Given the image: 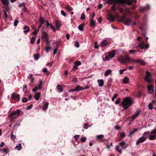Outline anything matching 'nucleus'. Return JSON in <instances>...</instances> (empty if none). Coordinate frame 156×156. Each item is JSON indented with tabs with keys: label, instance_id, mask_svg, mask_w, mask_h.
I'll return each mask as SVG.
<instances>
[{
	"label": "nucleus",
	"instance_id": "2",
	"mask_svg": "<svg viewBox=\"0 0 156 156\" xmlns=\"http://www.w3.org/2000/svg\"><path fill=\"white\" fill-rule=\"evenodd\" d=\"M133 103V100L129 97H126L122 100L121 102L123 108L127 109Z\"/></svg>",
	"mask_w": 156,
	"mask_h": 156
},
{
	"label": "nucleus",
	"instance_id": "1",
	"mask_svg": "<svg viewBox=\"0 0 156 156\" xmlns=\"http://www.w3.org/2000/svg\"><path fill=\"white\" fill-rule=\"evenodd\" d=\"M115 10H112V12L111 13L108 14L107 16V19L110 21L113 22L115 20V17L119 18V21L120 22H122L126 25L129 26L130 25L132 20L130 19H127L126 16V15H129L130 16L133 18H134L135 20L137 19L139 16L137 15V13L134 12L131 13L129 10H127V13L126 14H124L123 16H119V14L115 12Z\"/></svg>",
	"mask_w": 156,
	"mask_h": 156
},
{
	"label": "nucleus",
	"instance_id": "60",
	"mask_svg": "<svg viewBox=\"0 0 156 156\" xmlns=\"http://www.w3.org/2000/svg\"><path fill=\"white\" fill-rule=\"evenodd\" d=\"M66 10H71L72 8L69 5H67L66 6Z\"/></svg>",
	"mask_w": 156,
	"mask_h": 156
},
{
	"label": "nucleus",
	"instance_id": "23",
	"mask_svg": "<svg viewBox=\"0 0 156 156\" xmlns=\"http://www.w3.org/2000/svg\"><path fill=\"white\" fill-rule=\"evenodd\" d=\"M56 28L57 29H59L61 26L60 22L58 20H56L55 22Z\"/></svg>",
	"mask_w": 156,
	"mask_h": 156
},
{
	"label": "nucleus",
	"instance_id": "27",
	"mask_svg": "<svg viewBox=\"0 0 156 156\" xmlns=\"http://www.w3.org/2000/svg\"><path fill=\"white\" fill-rule=\"evenodd\" d=\"M84 26V23H82L78 27V29H79L81 31H83V27Z\"/></svg>",
	"mask_w": 156,
	"mask_h": 156
},
{
	"label": "nucleus",
	"instance_id": "39",
	"mask_svg": "<svg viewBox=\"0 0 156 156\" xmlns=\"http://www.w3.org/2000/svg\"><path fill=\"white\" fill-rule=\"evenodd\" d=\"M15 148L17 149L19 151L22 148L21 144L20 143L18 145L15 147Z\"/></svg>",
	"mask_w": 156,
	"mask_h": 156
},
{
	"label": "nucleus",
	"instance_id": "35",
	"mask_svg": "<svg viewBox=\"0 0 156 156\" xmlns=\"http://www.w3.org/2000/svg\"><path fill=\"white\" fill-rule=\"evenodd\" d=\"M19 7H22L23 10H25L24 9L25 8V4L24 3H20L19 5Z\"/></svg>",
	"mask_w": 156,
	"mask_h": 156
},
{
	"label": "nucleus",
	"instance_id": "47",
	"mask_svg": "<svg viewBox=\"0 0 156 156\" xmlns=\"http://www.w3.org/2000/svg\"><path fill=\"white\" fill-rule=\"evenodd\" d=\"M39 29L38 30H35L32 33V34L34 35H36V34L39 32Z\"/></svg>",
	"mask_w": 156,
	"mask_h": 156
},
{
	"label": "nucleus",
	"instance_id": "63",
	"mask_svg": "<svg viewBox=\"0 0 156 156\" xmlns=\"http://www.w3.org/2000/svg\"><path fill=\"white\" fill-rule=\"evenodd\" d=\"M98 21L99 23H101L102 21V18L101 17H99L98 19Z\"/></svg>",
	"mask_w": 156,
	"mask_h": 156
},
{
	"label": "nucleus",
	"instance_id": "45",
	"mask_svg": "<svg viewBox=\"0 0 156 156\" xmlns=\"http://www.w3.org/2000/svg\"><path fill=\"white\" fill-rule=\"evenodd\" d=\"M75 46L76 48H78L80 46L79 43L76 41H75Z\"/></svg>",
	"mask_w": 156,
	"mask_h": 156
},
{
	"label": "nucleus",
	"instance_id": "52",
	"mask_svg": "<svg viewBox=\"0 0 156 156\" xmlns=\"http://www.w3.org/2000/svg\"><path fill=\"white\" fill-rule=\"evenodd\" d=\"M127 69H120L119 70V74H122L123 72L126 70Z\"/></svg>",
	"mask_w": 156,
	"mask_h": 156
},
{
	"label": "nucleus",
	"instance_id": "57",
	"mask_svg": "<svg viewBox=\"0 0 156 156\" xmlns=\"http://www.w3.org/2000/svg\"><path fill=\"white\" fill-rule=\"evenodd\" d=\"M83 127L85 129H87L89 127V126L87 124H84Z\"/></svg>",
	"mask_w": 156,
	"mask_h": 156
},
{
	"label": "nucleus",
	"instance_id": "64",
	"mask_svg": "<svg viewBox=\"0 0 156 156\" xmlns=\"http://www.w3.org/2000/svg\"><path fill=\"white\" fill-rule=\"evenodd\" d=\"M49 49H50V48L48 46H47V47H46L45 48V50L46 51V52L47 53H48V51L49 50Z\"/></svg>",
	"mask_w": 156,
	"mask_h": 156
},
{
	"label": "nucleus",
	"instance_id": "29",
	"mask_svg": "<svg viewBox=\"0 0 156 156\" xmlns=\"http://www.w3.org/2000/svg\"><path fill=\"white\" fill-rule=\"evenodd\" d=\"M138 129L137 128H135L134 129L131 131L129 133V136H131L132 134L135 133L138 130Z\"/></svg>",
	"mask_w": 156,
	"mask_h": 156
},
{
	"label": "nucleus",
	"instance_id": "8",
	"mask_svg": "<svg viewBox=\"0 0 156 156\" xmlns=\"http://www.w3.org/2000/svg\"><path fill=\"white\" fill-rule=\"evenodd\" d=\"M138 47L141 49L147 50L149 47V44L147 43L145 45L144 42L143 41H141L139 43Z\"/></svg>",
	"mask_w": 156,
	"mask_h": 156
},
{
	"label": "nucleus",
	"instance_id": "61",
	"mask_svg": "<svg viewBox=\"0 0 156 156\" xmlns=\"http://www.w3.org/2000/svg\"><path fill=\"white\" fill-rule=\"evenodd\" d=\"M95 16V13L94 12L92 14V15L91 16V18L90 20H94V18Z\"/></svg>",
	"mask_w": 156,
	"mask_h": 156
},
{
	"label": "nucleus",
	"instance_id": "48",
	"mask_svg": "<svg viewBox=\"0 0 156 156\" xmlns=\"http://www.w3.org/2000/svg\"><path fill=\"white\" fill-rule=\"evenodd\" d=\"M136 51H137L139 52V51L138 50H130L129 51V52L130 53H133L134 52H136Z\"/></svg>",
	"mask_w": 156,
	"mask_h": 156
},
{
	"label": "nucleus",
	"instance_id": "44",
	"mask_svg": "<svg viewBox=\"0 0 156 156\" xmlns=\"http://www.w3.org/2000/svg\"><path fill=\"white\" fill-rule=\"evenodd\" d=\"M19 23V21L17 20H16L14 21V26L15 27H16L17 26V24Z\"/></svg>",
	"mask_w": 156,
	"mask_h": 156
},
{
	"label": "nucleus",
	"instance_id": "14",
	"mask_svg": "<svg viewBox=\"0 0 156 156\" xmlns=\"http://www.w3.org/2000/svg\"><path fill=\"white\" fill-rule=\"evenodd\" d=\"M119 144L120 146L122 149H125L127 146V145L125 142L122 141L119 143Z\"/></svg>",
	"mask_w": 156,
	"mask_h": 156
},
{
	"label": "nucleus",
	"instance_id": "41",
	"mask_svg": "<svg viewBox=\"0 0 156 156\" xmlns=\"http://www.w3.org/2000/svg\"><path fill=\"white\" fill-rule=\"evenodd\" d=\"M10 137L12 140H14V139H16V136L13 134V132L11 133L10 134Z\"/></svg>",
	"mask_w": 156,
	"mask_h": 156
},
{
	"label": "nucleus",
	"instance_id": "5",
	"mask_svg": "<svg viewBox=\"0 0 156 156\" xmlns=\"http://www.w3.org/2000/svg\"><path fill=\"white\" fill-rule=\"evenodd\" d=\"M117 60L122 64L126 63L130 60L129 57L127 55L124 57L120 56L117 58Z\"/></svg>",
	"mask_w": 156,
	"mask_h": 156
},
{
	"label": "nucleus",
	"instance_id": "26",
	"mask_svg": "<svg viewBox=\"0 0 156 156\" xmlns=\"http://www.w3.org/2000/svg\"><path fill=\"white\" fill-rule=\"evenodd\" d=\"M112 72V71L110 69H108L106 71L105 73V76L107 77L109 74H110Z\"/></svg>",
	"mask_w": 156,
	"mask_h": 156
},
{
	"label": "nucleus",
	"instance_id": "28",
	"mask_svg": "<svg viewBox=\"0 0 156 156\" xmlns=\"http://www.w3.org/2000/svg\"><path fill=\"white\" fill-rule=\"evenodd\" d=\"M123 82L125 84H127L129 82V79L127 77H125L123 79Z\"/></svg>",
	"mask_w": 156,
	"mask_h": 156
},
{
	"label": "nucleus",
	"instance_id": "24",
	"mask_svg": "<svg viewBox=\"0 0 156 156\" xmlns=\"http://www.w3.org/2000/svg\"><path fill=\"white\" fill-rule=\"evenodd\" d=\"M2 3L5 6H7L9 3V0H1Z\"/></svg>",
	"mask_w": 156,
	"mask_h": 156
},
{
	"label": "nucleus",
	"instance_id": "22",
	"mask_svg": "<svg viewBox=\"0 0 156 156\" xmlns=\"http://www.w3.org/2000/svg\"><path fill=\"white\" fill-rule=\"evenodd\" d=\"M81 64V62L80 61H78L75 62L74 66L73 68L75 69H76L78 67V66H80Z\"/></svg>",
	"mask_w": 156,
	"mask_h": 156
},
{
	"label": "nucleus",
	"instance_id": "13",
	"mask_svg": "<svg viewBox=\"0 0 156 156\" xmlns=\"http://www.w3.org/2000/svg\"><path fill=\"white\" fill-rule=\"evenodd\" d=\"M108 42L106 39H104L101 43L100 45L101 47H105L108 44Z\"/></svg>",
	"mask_w": 156,
	"mask_h": 156
},
{
	"label": "nucleus",
	"instance_id": "59",
	"mask_svg": "<svg viewBox=\"0 0 156 156\" xmlns=\"http://www.w3.org/2000/svg\"><path fill=\"white\" fill-rule=\"evenodd\" d=\"M28 101L27 99L26 98H23L22 99V101L23 102H26Z\"/></svg>",
	"mask_w": 156,
	"mask_h": 156
},
{
	"label": "nucleus",
	"instance_id": "31",
	"mask_svg": "<svg viewBox=\"0 0 156 156\" xmlns=\"http://www.w3.org/2000/svg\"><path fill=\"white\" fill-rule=\"evenodd\" d=\"M119 146L117 145L116 146L115 150L121 154L122 153V150L121 149H119Z\"/></svg>",
	"mask_w": 156,
	"mask_h": 156
},
{
	"label": "nucleus",
	"instance_id": "9",
	"mask_svg": "<svg viewBox=\"0 0 156 156\" xmlns=\"http://www.w3.org/2000/svg\"><path fill=\"white\" fill-rule=\"evenodd\" d=\"M20 115V111L19 110L17 109L16 111H13L12 112L9 117L10 118L13 117L14 116L16 115L17 116H19Z\"/></svg>",
	"mask_w": 156,
	"mask_h": 156
},
{
	"label": "nucleus",
	"instance_id": "42",
	"mask_svg": "<svg viewBox=\"0 0 156 156\" xmlns=\"http://www.w3.org/2000/svg\"><path fill=\"white\" fill-rule=\"evenodd\" d=\"M118 96V94H115L114 95V96L112 98V101H114V100Z\"/></svg>",
	"mask_w": 156,
	"mask_h": 156
},
{
	"label": "nucleus",
	"instance_id": "15",
	"mask_svg": "<svg viewBox=\"0 0 156 156\" xmlns=\"http://www.w3.org/2000/svg\"><path fill=\"white\" fill-rule=\"evenodd\" d=\"M0 151L2 152L3 153H5L7 154L9 152V149L8 147L3 148L0 150Z\"/></svg>",
	"mask_w": 156,
	"mask_h": 156
},
{
	"label": "nucleus",
	"instance_id": "50",
	"mask_svg": "<svg viewBox=\"0 0 156 156\" xmlns=\"http://www.w3.org/2000/svg\"><path fill=\"white\" fill-rule=\"evenodd\" d=\"M35 38L34 37H32L31 39L30 43L31 44H33L35 41Z\"/></svg>",
	"mask_w": 156,
	"mask_h": 156
},
{
	"label": "nucleus",
	"instance_id": "40",
	"mask_svg": "<svg viewBox=\"0 0 156 156\" xmlns=\"http://www.w3.org/2000/svg\"><path fill=\"white\" fill-rule=\"evenodd\" d=\"M39 22L43 24L44 22V20L43 18L41 16L40 17V19L39 20Z\"/></svg>",
	"mask_w": 156,
	"mask_h": 156
},
{
	"label": "nucleus",
	"instance_id": "46",
	"mask_svg": "<svg viewBox=\"0 0 156 156\" xmlns=\"http://www.w3.org/2000/svg\"><path fill=\"white\" fill-rule=\"evenodd\" d=\"M86 140V137L85 136H83L81 138L80 141L82 142H84Z\"/></svg>",
	"mask_w": 156,
	"mask_h": 156
},
{
	"label": "nucleus",
	"instance_id": "54",
	"mask_svg": "<svg viewBox=\"0 0 156 156\" xmlns=\"http://www.w3.org/2000/svg\"><path fill=\"white\" fill-rule=\"evenodd\" d=\"M120 98H119L118 99H117L115 102V104H119L120 102Z\"/></svg>",
	"mask_w": 156,
	"mask_h": 156
},
{
	"label": "nucleus",
	"instance_id": "20",
	"mask_svg": "<svg viewBox=\"0 0 156 156\" xmlns=\"http://www.w3.org/2000/svg\"><path fill=\"white\" fill-rule=\"evenodd\" d=\"M137 63L143 66L145 65L146 64V62L145 61L141 59H137Z\"/></svg>",
	"mask_w": 156,
	"mask_h": 156
},
{
	"label": "nucleus",
	"instance_id": "49",
	"mask_svg": "<svg viewBox=\"0 0 156 156\" xmlns=\"http://www.w3.org/2000/svg\"><path fill=\"white\" fill-rule=\"evenodd\" d=\"M125 136V134L124 133L122 132L120 133V137L122 138H123Z\"/></svg>",
	"mask_w": 156,
	"mask_h": 156
},
{
	"label": "nucleus",
	"instance_id": "7",
	"mask_svg": "<svg viewBox=\"0 0 156 156\" xmlns=\"http://www.w3.org/2000/svg\"><path fill=\"white\" fill-rule=\"evenodd\" d=\"M151 73L148 71L146 72L145 76L144 78L145 80L147 82L150 83L152 81L151 79Z\"/></svg>",
	"mask_w": 156,
	"mask_h": 156
},
{
	"label": "nucleus",
	"instance_id": "43",
	"mask_svg": "<svg viewBox=\"0 0 156 156\" xmlns=\"http://www.w3.org/2000/svg\"><path fill=\"white\" fill-rule=\"evenodd\" d=\"M97 139H101L104 137L103 135L101 134L98 135H97L96 136Z\"/></svg>",
	"mask_w": 156,
	"mask_h": 156
},
{
	"label": "nucleus",
	"instance_id": "4",
	"mask_svg": "<svg viewBox=\"0 0 156 156\" xmlns=\"http://www.w3.org/2000/svg\"><path fill=\"white\" fill-rule=\"evenodd\" d=\"M149 133V131L144 132V134L143 135V136L140 137L139 138L138 140L136 142V144L137 145L139 144L144 141L147 138Z\"/></svg>",
	"mask_w": 156,
	"mask_h": 156
},
{
	"label": "nucleus",
	"instance_id": "25",
	"mask_svg": "<svg viewBox=\"0 0 156 156\" xmlns=\"http://www.w3.org/2000/svg\"><path fill=\"white\" fill-rule=\"evenodd\" d=\"M98 83L100 87H102L104 85V81L103 80H98Z\"/></svg>",
	"mask_w": 156,
	"mask_h": 156
},
{
	"label": "nucleus",
	"instance_id": "56",
	"mask_svg": "<svg viewBox=\"0 0 156 156\" xmlns=\"http://www.w3.org/2000/svg\"><path fill=\"white\" fill-rule=\"evenodd\" d=\"M8 10H5L4 11V14H5V19H7L8 17V15L6 11H8Z\"/></svg>",
	"mask_w": 156,
	"mask_h": 156
},
{
	"label": "nucleus",
	"instance_id": "30",
	"mask_svg": "<svg viewBox=\"0 0 156 156\" xmlns=\"http://www.w3.org/2000/svg\"><path fill=\"white\" fill-rule=\"evenodd\" d=\"M49 103L48 102H46L45 103V105H44L43 107V109L44 110H46L48 108Z\"/></svg>",
	"mask_w": 156,
	"mask_h": 156
},
{
	"label": "nucleus",
	"instance_id": "3",
	"mask_svg": "<svg viewBox=\"0 0 156 156\" xmlns=\"http://www.w3.org/2000/svg\"><path fill=\"white\" fill-rule=\"evenodd\" d=\"M103 0L105 1V0ZM133 2H135L134 0H108V3H109L112 2H114L122 5L125 4L130 5Z\"/></svg>",
	"mask_w": 156,
	"mask_h": 156
},
{
	"label": "nucleus",
	"instance_id": "34",
	"mask_svg": "<svg viewBox=\"0 0 156 156\" xmlns=\"http://www.w3.org/2000/svg\"><path fill=\"white\" fill-rule=\"evenodd\" d=\"M150 9V5L148 4H147L145 6L143 7L141 10H146Z\"/></svg>",
	"mask_w": 156,
	"mask_h": 156
},
{
	"label": "nucleus",
	"instance_id": "19",
	"mask_svg": "<svg viewBox=\"0 0 156 156\" xmlns=\"http://www.w3.org/2000/svg\"><path fill=\"white\" fill-rule=\"evenodd\" d=\"M41 94V93L40 92L35 93L34 96V99L37 101L39 99Z\"/></svg>",
	"mask_w": 156,
	"mask_h": 156
},
{
	"label": "nucleus",
	"instance_id": "17",
	"mask_svg": "<svg viewBox=\"0 0 156 156\" xmlns=\"http://www.w3.org/2000/svg\"><path fill=\"white\" fill-rule=\"evenodd\" d=\"M102 59L104 61H106L111 60L107 54H105L102 56Z\"/></svg>",
	"mask_w": 156,
	"mask_h": 156
},
{
	"label": "nucleus",
	"instance_id": "51",
	"mask_svg": "<svg viewBox=\"0 0 156 156\" xmlns=\"http://www.w3.org/2000/svg\"><path fill=\"white\" fill-rule=\"evenodd\" d=\"M129 61H131L132 62H133L137 63V59H136L133 58H132L131 59H130Z\"/></svg>",
	"mask_w": 156,
	"mask_h": 156
},
{
	"label": "nucleus",
	"instance_id": "6",
	"mask_svg": "<svg viewBox=\"0 0 156 156\" xmlns=\"http://www.w3.org/2000/svg\"><path fill=\"white\" fill-rule=\"evenodd\" d=\"M148 135V138L150 140H153L156 139V128L150 132H149Z\"/></svg>",
	"mask_w": 156,
	"mask_h": 156
},
{
	"label": "nucleus",
	"instance_id": "18",
	"mask_svg": "<svg viewBox=\"0 0 156 156\" xmlns=\"http://www.w3.org/2000/svg\"><path fill=\"white\" fill-rule=\"evenodd\" d=\"M23 29L24 30L23 32L25 34H27L30 31V28L27 26H24Z\"/></svg>",
	"mask_w": 156,
	"mask_h": 156
},
{
	"label": "nucleus",
	"instance_id": "58",
	"mask_svg": "<svg viewBox=\"0 0 156 156\" xmlns=\"http://www.w3.org/2000/svg\"><path fill=\"white\" fill-rule=\"evenodd\" d=\"M43 37L45 39V41H48V36L47 34H45L44 35Z\"/></svg>",
	"mask_w": 156,
	"mask_h": 156
},
{
	"label": "nucleus",
	"instance_id": "38",
	"mask_svg": "<svg viewBox=\"0 0 156 156\" xmlns=\"http://www.w3.org/2000/svg\"><path fill=\"white\" fill-rule=\"evenodd\" d=\"M39 55L38 54H36L34 55V60H37L39 58Z\"/></svg>",
	"mask_w": 156,
	"mask_h": 156
},
{
	"label": "nucleus",
	"instance_id": "36",
	"mask_svg": "<svg viewBox=\"0 0 156 156\" xmlns=\"http://www.w3.org/2000/svg\"><path fill=\"white\" fill-rule=\"evenodd\" d=\"M90 27H92L95 26V22L94 20H90Z\"/></svg>",
	"mask_w": 156,
	"mask_h": 156
},
{
	"label": "nucleus",
	"instance_id": "37",
	"mask_svg": "<svg viewBox=\"0 0 156 156\" xmlns=\"http://www.w3.org/2000/svg\"><path fill=\"white\" fill-rule=\"evenodd\" d=\"M42 80H40L39 81V83L37 85V86H38V89L39 90H40L41 89V86L42 85Z\"/></svg>",
	"mask_w": 156,
	"mask_h": 156
},
{
	"label": "nucleus",
	"instance_id": "53",
	"mask_svg": "<svg viewBox=\"0 0 156 156\" xmlns=\"http://www.w3.org/2000/svg\"><path fill=\"white\" fill-rule=\"evenodd\" d=\"M37 90H39L38 89V86H36L34 88V89H32V91L33 92H35Z\"/></svg>",
	"mask_w": 156,
	"mask_h": 156
},
{
	"label": "nucleus",
	"instance_id": "11",
	"mask_svg": "<svg viewBox=\"0 0 156 156\" xmlns=\"http://www.w3.org/2000/svg\"><path fill=\"white\" fill-rule=\"evenodd\" d=\"M154 105H156V101L153 100L151 103H150L148 105V107L149 109L151 110L152 108L155 109V107H153V106Z\"/></svg>",
	"mask_w": 156,
	"mask_h": 156
},
{
	"label": "nucleus",
	"instance_id": "12",
	"mask_svg": "<svg viewBox=\"0 0 156 156\" xmlns=\"http://www.w3.org/2000/svg\"><path fill=\"white\" fill-rule=\"evenodd\" d=\"M140 110L139 109L137 110L134 114L132 115L131 118L132 119L134 120L136 119L140 114Z\"/></svg>",
	"mask_w": 156,
	"mask_h": 156
},
{
	"label": "nucleus",
	"instance_id": "62",
	"mask_svg": "<svg viewBox=\"0 0 156 156\" xmlns=\"http://www.w3.org/2000/svg\"><path fill=\"white\" fill-rule=\"evenodd\" d=\"M61 13L62 15L63 16H66V13L63 10H61Z\"/></svg>",
	"mask_w": 156,
	"mask_h": 156
},
{
	"label": "nucleus",
	"instance_id": "21",
	"mask_svg": "<svg viewBox=\"0 0 156 156\" xmlns=\"http://www.w3.org/2000/svg\"><path fill=\"white\" fill-rule=\"evenodd\" d=\"M20 95L19 94H18L17 95H16L14 94H12V95H11V97L13 99H16V98L18 99V101L20 100Z\"/></svg>",
	"mask_w": 156,
	"mask_h": 156
},
{
	"label": "nucleus",
	"instance_id": "16",
	"mask_svg": "<svg viewBox=\"0 0 156 156\" xmlns=\"http://www.w3.org/2000/svg\"><path fill=\"white\" fill-rule=\"evenodd\" d=\"M115 55V52L114 51H110L108 54V55L109 56L110 59H111L114 57Z\"/></svg>",
	"mask_w": 156,
	"mask_h": 156
},
{
	"label": "nucleus",
	"instance_id": "10",
	"mask_svg": "<svg viewBox=\"0 0 156 156\" xmlns=\"http://www.w3.org/2000/svg\"><path fill=\"white\" fill-rule=\"evenodd\" d=\"M148 93L149 94H152L154 92V85L153 84L149 85L147 86V87Z\"/></svg>",
	"mask_w": 156,
	"mask_h": 156
},
{
	"label": "nucleus",
	"instance_id": "32",
	"mask_svg": "<svg viewBox=\"0 0 156 156\" xmlns=\"http://www.w3.org/2000/svg\"><path fill=\"white\" fill-rule=\"evenodd\" d=\"M57 88L59 90L60 92L63 91V88L60 84H58L57 86Z\"/></svg>",
	"mask_w": 156,
	"mask_h": 156
},
{
	"label": "nucleus",
	"instance_id": "33",
	"mask_svg": "<svg viewBox=\"0 0 156 156\" xmlns=\"http://www.w3.org/2000/svg\"><path fill=\"white\" fill-rule=\"evenodd\" d=\"M75 89H76V91H77L83 90V87L79 86H77L76 88H75Z\"/></svg>",
	"mask_w": 156,
	"mask_h": 156
},
{
	"label": "nucleus",
	"instance_id": "55",
	"mask_svg": "<svg viewBox=\"0 0 156 156\" xmlns=\"http://www.w3.org/2000/svg\"><path fill=\"white\" fill-rule=\"evenodd\" d=\"M80 18L82 20H84L85 18V14L83 13L81 14Z\"/></svg>",
	"mask_w": 156,
	"mask_h": 156
}]
</instances>
